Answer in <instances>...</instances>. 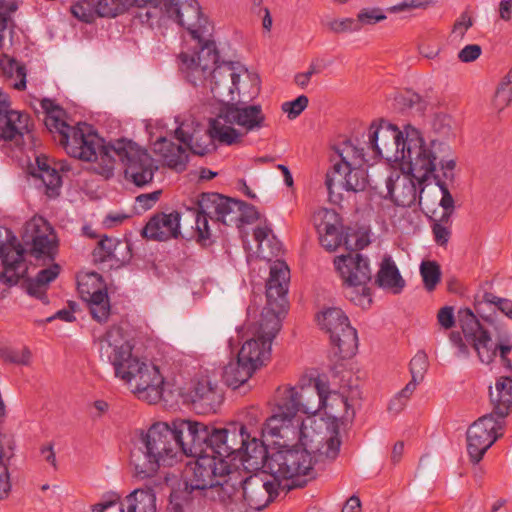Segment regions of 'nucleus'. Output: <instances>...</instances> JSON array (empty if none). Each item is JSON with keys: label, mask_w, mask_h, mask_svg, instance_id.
Segmentation results:
<instances>
[{"label": "nucleus", "mask_w": 512, "mask_h": 512, "mask_svg": "<svg viewBox=\"0 0 512 512\" xmlns=\"http://www.w3.org/2000/svg\"><path fill=\"white\" fill-rule=\"evenodd\" d=\"M396 148L395 159L401 161L402 170H409L418 183L424 184L430 176L443 174L444 179L454 181L456 158L451 147L438 140L426 141L420 130L411 125L404 127V132L393 124L375 126L371 124L368 131L367 148L371 150L373 160L384 157L383 148Z\"/></svg>", "instance_id": "1"}, {"label": "nucleus", "mask_w": 512, "mask_h": 512, "mask_svg": "<svg viewBox=\"0 0 512 512\" xmlns=\"http://www.w3.org/2000/svg\"><path fill=\"white\" fill-rule=\"evenodd\" d=\"M245 427H216L212 453L224 458L231 469L240 466L246 470L267 468L276 477L291 478L311 468V453L306 448H284L269 453L265 443Z\"/></svg>", "instance_id": "2"}, {"label": "nucleus", "mask_w": 512, "mask_h": 512, "mask_svg": "<svg viewBox=\"0 0 512 512\" xmlns=\"http://www.w3.org/2000/svg\"><path fill=\"white\" fill-rule=\"evenodd\" d=\"M330 396L334 401H339L346 410L349 408L348 399L337 392H331L328 382L320 377L314 380V385L279 386L274 394L272 414L265 420L263 430L271 437L283 439L284 446L295 440L302 446H307L308 435L299 414H317L328 407Z\"/></svg>", "instance_id": "3"}, {"label": "nucleus", "mask_w": 512, "mask_h": 512, "mask_svg": "<svg viewBox=\"0 0 512 512\" xmlns=\"http://www.w3.org/2000/svg\"><path fill=\"white\" fill-rule=\"evenodd\" d=\"M41 108L44 111V124L53 138L73 158L95 162V170L105 178L114 174L116 159L110 149L115 140L105 143L92 127L86 123H78L71 126L67 123L66 111L49 98L42 99Z\"/></svg>", "instance_id": "4"}, {"label": "nucleus", "mask_w": 512, "mask_h": 512, "mask_svg": "<svg viewBox=\"0 0 512 512\" xmlns=\"http://www.w3.org/2000/svg\"><path fill=\"white\" fill-rule=\"evenodd\" d=\"M290 281V270L284 261L277 260L270 266L269 278L266 282V305L261 312L254 337L246 340L238 352L244 363L256 369L270 360L271 345L281 329V319L287 313V299Z\"/></svg>", "instance_id": "5"}, {"label": "nucleus", "mask_w": 512, "mask_h": 512, "mask_svg": "<svg viewBox=\"0 0 512 512\" xmlns=\"http://www.w3.org/2000/svg\"><path fill=\"white\" fill-rule=\"evenodd\" d=\"M100 353L114 367L116 377L124 380L139 399L158 402L163 393L164 378L159 368L133 356L132 346L124 341L122 329L112 326L100 339Z\"/></svg>", "instance_id": "6"}, {"label": "nucleus", "mask_w": 512, "mask_h": 512, "mask_svg": "<svg viewBox=\"0 0 512 512\" xmlns=\"http://www.w3.org/2000/svg\"><path fill=\"white\" fill-rule=\"evenodd\" d=\"M176 429L164 422L153 424L135 442L130 464L139 479L154 477L160 466H172L181 455Z\"/></svg>", "instance_id": "7"}, {"label": "nucleus", "mask_w": 512, "mask_h": 512, "mask_svg": "<svg viewBox=\"0 0 512 512\" xmlns=\"http://www.w3.org/2000/svg\"><path fill=\"white\" fill-rule=\"evenodd\" d=\"M366 149L371 151L367 147ZM336 152L340 157V161L334 163L325 176V186L328 191L329 201L333 204H338L342 200L341 190L360 192L364 191L367 187L366 172L363 169H352V163L349 159L356 165H362L370 161L367 158L368 153L365 151V147H357L351 141H345L343 148L337 149Z\"/></svg>", "instance_id": "8"}, {"label": "nucleus", "mask_w": 512, "mask_h": 512, "mask_svg": "<svg viewBox=\"0 0 512 512\" xmlns=\"http://www.w3.org/2000/svg\"><path fill=\"white\" fill-rule=\"evenodd\" d=\"M458 323L463 331L466 341L477 353L479 360L484 364L493 362L497 354L499 357L508 356L512 350V337L505 325L495 327L496 342L491 334L480 323L470 308H461L458 311Z\"/></svg>", "instance_id": "9"}, {"label": "nucleus", "mask_w": 512, "mask_h": 512, "mask_svg": "<svg viewBox=\"0 0 512 512\" xmlns=\"http://www.w3.org/2000/svg\"><path fill=\"white\" fill-rule=\"evenodd\" d=\"M262 469V473L250 475L239 481L244 501L251 509L258 511L267 507L278 496L281 479L291 480L288 489L304 487L307 480L301 479V476H308L313 472V458L311 457V468L307 472L291 478L276 477L267 468Z\"/></svg>", "instance_id": "10"}, {"label": "nucleus", "mask_w": 512, "mask_h": 512, "mask_svg": "<svg viewBox=\"0 0 512 512\" xmlns=\"http://www.w3.org/2000/svg\"><path fill=\"white\" fill-rule=\"evenodd\" d=\"M114 152V158L124 166V178L126 181L142 188L149 185L154 178L158 167L148 152L137 143L126 138L115 140L110 149Z\"/></svg>", "instance_id": "11"}, {"label": "nucleus", "mask_w": 512, "mask_h": 512, "mask_svg": "<svg viewBox=\"0 0 512 512\" xmlns=\"http://www.w3.org/2000/svg\"><path fill=\"white\" fill-rule=\"evenodd\" d=\"M318 325L329 334L334 355L339 359L354 356L358 349L357 331L340 308H327L316 316Z\"/></svg>", "instance_id": "12"}, {"label": "nucleus", "mask_w": 512, "mask_h": 512, "mask_svg": "<svg viewBox=\"0 0 512 512\" xmlns=\"http://www.w3.org/2000/svg\"><path fill=\"white\" fill-rule=\"evenodd\" d=\"M199 51L192 55L182 52L179 70L185 80L194 87L207 88L213 68L219 62L220 55L214 40L198 42Z\"/></svg>", "instance_id": "13"}, {"label": "nucleus", "mask_w": 512, "mask_h": 512, "mask_svg": "<svg viewBox=\"0 0 512 512\" xmlns=\"http://www.w3.org/2000/svg\"><path fill=\"white\" fill-rule=\"evenodd\" d=\"M193 457L196 459L189 462L184 470V484L202 495L230 472L231 465L214 453H202Z\"/></svg>", "instance_id": "14"}, {"label": "nucleus", "mask_w": 512, "mask_h": 512, "mask_svg": "<svg viewBox=\"0 0 512 512\" xmlns=\"http://www.w3.org/2000/svg\"><path fill=\"white\" fill-rule=\"evenodd\" d=\"M166 13L170 21L185 28L194 40H210L213 25L203 15L197 0H166Z\"/></svg>", "instance_id": "15"}, {"label": "nucleus", "mask_w": 512, "mask_h": 512, "mask_svg": "<svg viewBox=\"0 0 512 512\" xmlns=\"http://www.w3.org/2000/svg\"><path fill=\"white\" fill-rule=\"evenodd\" d=\"M175 137L193 154L204 156L214 149L213 140L232 145L240 141L241 134L232 126L223 124L219 119H212L208 134L204 133L198 138V132L189 133L180 126L175 130Z\"/></svg>", "instance_id": "16"}, {"label": "nucleus", "mask_w": 512, "mask_h": 512, "mask_svg": "<svg viewBox=\"0 0 512 512\" xmlns=\"http://www.w3.org/2000/svg\"><path fill=\"white\" fill-rule=\"evenodd\" d=\"M173 425L179 436L181 455L192 457L212 453L216 427L189 419H176Z\"/></svg>", "instance_id": "17"}, {"label": "nucleus", "mask_w": 512, "mask_h": 512, "mask_svg": "<svg viewBox=\"0 0 512 512\" xmlns=\"http://www.w3.org/2000/svg\"><path fill=\"white\" fill-rule=\"evenodd\" d=\"M503 423L486 414L476 420L467 430V452L473 464L479 463L486 451L502 436Z\"/></svg>", "instance_id": "18"}, {"label": "nucleus", "mask_w": 512, "mask_h": 512, "mask_svg": "<svg viewBox=\"0 0 512 512\" xmlns=\"http://www.w3.org/2000/svg\"><path fill=\"white\" fill-rule=\"evenodd\" d=\"M387 195L395 205L400 207H412L416 203L421 204L424 184H419L409 170L406 173L392 171L385 180Z\"/></svg>", "instance_id": "19"}, {"label": "nucleus", "mask_w": 512, "mask_h": 512, "mask_svg": "<svg viewBox=\"0 0 512 512\" xmlns=\"http://www.w3.org/2000/svg\"><path fill=\"white\" fill-rule=\"evenodd\" d=\"M314 223L323 248L335 251L342 244L350 248L349 234L344 236L342 219L333 209L322 208L314 214Z\"/></svg>", "instance_id": "20"}, {"label": "nucleus", "mask_w": 512, "mask_h": 512, "mask_svg": "<svg viewBox=\"0 0 512 512\" xmlns=\"http://www.w3.org/2000/svg\"><path fill=\"white\" fill-rule=\"evenodd\" d=\"M217 119L224 120L225 123L238 125L247 132L257 131L265 126L266 116L261 105H249L244 102L228 103L224 105Z\"/></svg>", "instance_id": "21"}, {"label": "nucleus", "mask_w": 512, "mask_h": 512, "mask_svg": "<svg viewBox=\"0 0 512 512\" xmlns=\"http://www.w3.org/2000/svg\"><path fill=\"white\" fill-rule=\"evenodd\" d=\"M240 74L235 71L233 62L217 63L209 79L210 92L215 100L228 104L239 91Z\"/></svg>", "instance_id": "22"}, {"label": "nucleus", "mask_w": 512, "mask_h": 512, "mask_svg": "<svg viewBox=\"0 0 512 512\" xmlns=\"http://www.w3.org/2000/svg\"><path fill=\"white\" fill-rule=\"evenodd\" d=\"M193 409L198 414L216 413L224 400L222 389L208 377L198 379L189 392Z\"/></svg>", "instance_id": "23"}, {"label": "nucleus", "mask_w": 512, "mask_h": 512, "mask_svg": "<svg viewBox=\"0 0 512 512\" xmlns=\"http://www.w3.org/2000/svg\"><path fill=\"white\" fill-rule=\"evenodd\" d=\"M334 265L344 283L361 286L371 280L369 259L357 251L337 256Z\"/></svg>", "instance_id": "24"}, {"label": "nucleus", "mask_w": 512, "mask_h": 512, "mask_svg": "<svg viewBox=\"0 0 512 512\" xmlns=\"http://www.w3.org/2000/svg\"><path fill=\"white\" fill-rule=\"evenodd\" d=\"M181 215L177 211L154 214L142 229V236L148 240L167 241L177 239L180 231Z\"/></svg>", "instance_id": "25"}, {"label": "nucleus", "mask_w": 512, "mask_h": 512, "mask_svg": "<svg viewBox=\"0 0 512 512\" xmlns=\"http://www.w3.org/2000/svg\"><path fill=\"white\" fill-rule=\"evenodd\" d=\"M51 227L42 219L28 222L25 227V236L30 234L31 255L36 258L47 257L54 259L56 253V242L50 237ZM26 243L29 241L24 239Z\"/></svg>", "instance_id": "26"}, {"label": "nucleus", "mask_w": 512, "mask_h": 512, "mask_svg": "<svg viewBox=\"0 0 512 512\" xmlns=\"http://www.w3.org/2000/svg\"><path fill=\"white\" fill-rule=\"evenodd\" d=\"M0 259L3 265L0 279L9 285L17 284L26 271L23 247L20 244L17 246L1 245Z\"/></svg>", "instance_id": "27"}, {"label": "nucleus", "mask_w": 512, "mask_h": 512, "mask_svg": "<svg viewBox=\"0 0 512 512\" xmlns=\"http://www.w3.org/2000/svg\"><path fill=\"white\" fill-rule=\"evenodd\" d=\"M30 116L27 113L12 110L10 103L0 110V141L22 139L29 132Z\"/></svg>", "instance_id": "28"}, {"label": "nucleus", "mask_w": 512, "mask_h": 512, "mask_svg": "<svg viewBox=\"0 0 512 512\" xmlns=\"http://www.w3.org/2000/svg\"><path fill=\"white\" fill-rule=\"evenodd\" d=\"M490 402L494 418L504 420L512 412V377L501 376L496 379L495 391L489 387Z\"/></svg>", "instance_id": "29"}, {"label": "nucleus", "mask_w": 512, "mask_h": 512, "mask_svg": "<svg viewBox=\"0 0 512 512\" xmlns=\"http://www.w3.org/2000/svg\"><path fill=\"white\" fill-rule=\"evenodd\" d=\"M474 309L476 313L489 324L495 322L493 314L496 310L512 320V300L498 297L490 292L475 295Z\"/></svg>", "instance_id": "30"}, {"label": "nucleus", "mask_w": 512, "mask_h": 512, "mask_svg": "<svg viewBox=\"0 0 512 512\" xmlns=\"http://www.w3.org/2000/svg\"><path fill=\"white\" fill-rule=\"evenodd\" d=\"M153 151L160 155L167 166L175 170H184L188 162L186 149L166 137H159L153 143Z\"/></svg>", "instance_id": "31"}, {"label": "nucleus", "mask_w": 512, "mask_h": 512, "mask_svg": "<svg viewBox=\"0 0 512 512\" xmlns=\"http://www.w3.org/2000/svg\"><path fill=\"white\" fill-rule=\"evenodd\" d=\"M121 512H156V494L151 486L132 491L121 502Z\"/></svg>", "instance_id": "32"}, {"label": "nucleus", "mask_w": 512, "mask_h": 512, "mask_svg": "<svg viewBox=\"0 0 512 512\" xmlns=\"http://www.w3.org/2000/svg\"><path fill=\"white\" fill-rule=\"evenodd\" d=\"M237 478L236 473L232 472V469H230L229 474L221 478V480L216 481L211 488L207 489L203 497L218 501L223 505L231 503L240 488Z\"/></svg>", "instance_id": "33"}, {"label": "nucleus", "mask_w": 512, "mask_h": 512, "mask_svg": "<svg viewBox=\"0 0 512 512\" xmlns=\"http://www.w3.org/2000/svg\"><path fill=\"white\" fill-rule=\"evenodd\" d=\"M138 7L135 18L141 24L151 29L167 26L170 21V17L166 13V0L163 2L145 3Z\"/></svg>", "instance_id": "34"}, {"label": "nucleus", "mask_w": 512, "mask_h": 512, "mask_svg": "<svg viewBox=\"0 0 512 512\" xmlns=\"http://www.w3.org/2000/svg\"><path fill=\"white\" fill-rule=\"evenodd\" d=\"M203 495L184 484L183 489L173 490L169 497V512H192L201 505Z\"/></svg>", "instance_id": "35"}, {"label": "nucleus", "mask_w": 512, "mask_h": 512, "mask_svg": "<svg viewBox=\"0 0 512 512\" xmlns=\"http://www.w3.org/2000/svg\"><path fill=\"white\" fill-rule=\"evenodd\" d=\"M256 370L255 366L244 363V360L237 356L235 362H230L225 366L223 380L228 387L235 390L243 386Z\"/></svg>", "instance_id": "36"}, {"label": "nucleus", "mask_w": 512, "mask_h": 512, "mask_svg": "<svg viewBox=\"0 0 512 512\" xmlns=\"http://www.w3.org/2000/svg\"><path fill=\"white\" fill-rule=\"evenodd\" d=\"M15 442L12 436L0 432V500L7 499L11 492V481L8 466L3 459L13 456Z\"/></svg>", "instance_id": "37"}, {"label": "nucleus", "mask_w": 512, "mask_h": 512, "mask_svg": "<svg viewBox=\"0 0 512 512\" xmlns=\"http://www.w3.org/2000/svg\"><path fill=\"white\" fill-rule=\"evenodd\" d=\"M92 318L98 323L108 321L111 313L110 299L105 288L94 289L85 300Z\"/></svg>", "instance_id": "38"}, {"label": "nucleus", "mask_w": 512, "mask_h": 512, "mask_svg": "<svg viewBox=\"0 0 512 512\" xmlns=\"http://www.w3.org/2000/svg\"><path fill=\"white\" fill-rule=\"evenodd\" d=\"M376 281L380 287L392 289L395 294L400 293L405 287L404 279L390 258L383 260Z\"/></svg>", "instance_id": "39"}, {"label": "nucleus", "mask_w": 512, "mask_h": 512, "mask_svg": "<svg viewBox=\"0 0 512 512\" xmlns=\"http://www.w3.org/2000/svg\"><path fill=\"white\" fill-rule=\"evenodd\" d=\"M266 419L262 409L258 405H252L243 411V421L237 424V426H246L245 430L260 438L261 436L269 435L266 430H263Z\"/></svg>", "instance_id": "40"}, {"label": "nucleus", "mask_w": 512, "mask_h": 512, "mask_svg": "<svg viewBox=\"0 0 512 512\" xmlns=\"http://www.w3.org/2000/svg\"><path fill=\"white\" fill-rule=\"evenodd\" d=\"M99 5L98 0H78L71 5L70 12L82 22L93 23L98 17H101Z\"/></svg>", "instance_id": "41"}, {"label": "nucleus", "mask_w": 512, "mask_h": 512, "mask_svg": "<svg viewBox=\"0 0 512 512\" xmlns=\"http://www.w3.org/2000/svg\"><path fill=\"white\" fill-rule=\"evenodd\" d=\"M420 275L425 289L432 292L441 281L440 265L436 261L425 260L420 265Z\"/></svg>", "instance_id": "42"}, {"label": "nucleus", "mask_w": 512, "mask_h": 512, "mask_svg": "<svg viewBox=\"0 0 512 512\" xmlns=\"http://www.w3.org/2000/svg\"><path fill=\"white\" fill-rule=\"evenodd\" d=\"M219 201H221V194L219 193H201L195 202L193 211L194 213L205 215L213 219V217H215Z\"/></svg>", "instance_id": "43"}, {"label": "nucleus", "mask_w": 512, "mask_h": 512, "mask_svg": "<svg viewBox=\"0 0 512 512\" xmlns=\"http://www.w3.org/2000/svg\"><path fill=\"white\" fill-rule=\"evenodd\" d=\"M512 102V68L499 83L494 95L495 108L502 111Z\"/></svg>", "instance_id": "44"}, {"label": "nucleus", "mask_w": 512, "mask_h": 512, "mask_svg": "<svg viewBox=\"0 0 512 512\" xmlns=\"http://www.w3.org/2000/svg\"><path fill=\"white\" fill-rule=\"evenodd\" d=\"M343 285L345 297L355 305L365 307L366 305L369 306L371 304V292L367 287V284H361V286H357L351 283L343 282Z\"/></svg>", "instance_id": "45"}, {"label": "nucleus", "mask_w": 512, "mask_h": 512, "mask_svg": "<svg viewBox=\"0 0 512 512\" xmlns=\"http://www.w3.org/2000/svg\"><path fill=\"white\" fill-rule=\"evenodd\" d=\"M117 244L118 242L114 238L102 237L92 252L93 261L95 263H103L115 258L114 250Z\"/></svg>", "instance_id": "46"}, {"label": "nucleus", "mask_w": 512, "mask_h": 512, "mask_svg": "<svg viewBox=\"0 0 512 512\" xmlns=\"http://www.w3.org/2000/svg\"><path fill=\"white\" fill-rule=\"evenodd\" d=\"M17 9L18 0H0V48L4 45L9 23H12L10 14Z\"/></svg>", "instance_id": "47"}, {"label": "nucleus", "mask_w": 512, "mask_h": 512, "mask_svg": "<svg viewBox=\"0 0 512 512\" xmlns=\"http://www.w3.org/2000/svg\"><path fill=\"white\" fill-rule=\"evenodd\" d=\"M208 216L195 213V236L196 242L203 247L210 246L213 243L212 233L209 227Z\"/></svg>", "instance_id": "48"}, {"label": "nucleus", "mask_w": 512, "mask_h": 512, "mask_svg": "<svg viewBox=\"0 0 512 512\" xmlns=\"http://www.w3.org/2000/svg\"><path fill=\"white\" fill-rule=\"evenodd\" d=\"M429 366L428 357L424 351H418L410 361L411 379L422 382Z\"/></svg>", "instance_id": "49"}, {"label": "nucleus", "mask_w": 512, "mask_h": 512, "mask_svg": "<svg viewBox=\"0 0 512 512\" xmlns=\"http://www.w3.org/2000/svg\"><path fill=\"white\" fill-rule=\"evenodd\" d=\"M101 17H116L122 14L130 0H98Z\"/></svg>", "instance_id": "50"}, {"label": "nucleus", "mask_w": 512, "mask_h": 512, "mask_svg": "<svg viewBox=\"0 0 512 512\" xmlns=\"http://www.w3.org/2000/svg\"><path fill=\"white\" fill-rule=\"evenodd\" d=\"M239 205H244V201L236 200V199L221 195V201H219V205L216 208V210H217L215 213L216 220L224 223L226 216L237 211L239 208Z\"/></svg>", "instance_id": "51"}, {"label": "nucleus", "mask_w": 512, "mask_h": 512, "mask_svg": "<svg viewBox=\"0 0 512 512\" xmlns=\"http://www.w3.org/2000/svg\"><path fill=\"white\" fill-rule=\"evenodd\" d=\"M309 99L306 95H300L293 101L282 104V111L287 113L290 120L297 118L308 106Z\"/></svg>", "instance_id": "52"}, {"label": "nucleus", "mask_w": 512, "mask_h": 512, "mask_svg": "<svg viewBox=\"0 0 512 512\" xmlns=\"http://www.w3.org/2000/svg\"><path fill=\"white\" fill-rule=\"evenodd\" d=\"M436 185L439 187L442 197L440 200V206L443 210H455V202L454 198L451 195L448 185L446 181H450L449 179H444L443 174H434V178Z\"/></svg>", "instance_id": "53"}, {"label": "nucleus", "mask_w": 512, "mask_h": 512, "mask_svg": "<svg viewBox=\"0 0 512 512\" xmlns=\"http://www.w3.org/2000/svg\"><path fill=\"white\" fill-rule=\"evenodd\" d=\"M385 19L386 15L380 8H364L358 13L356 21H359L360 30L363 25H373Z\"/></svg>", "instance_id": "54"}, {"label": "nucleus", "mask_w": 512, "mask_h": 512, "mask_svg": "<svg viewBox=\"0 0 512 512\" xmlns=\"http://www.w3.org/2000/svg\"><path fill=\"white\" fill-rule=\"evenodd\" d=\"M36 176L39 177L45 184V186L47 188V194L49 196H52L53 194L58 193V190L62 184V179H61L60 174L58 173V171L55 168H52L51 170H49L48 173H37Z\"/></svg>", "instance_id": "55"}, {"label": "nucleus", "mask_w": 512, "mask_h": 512, "mask_svg": "<svg viewBox=\"0 0 512 512\" xmlns=\"http://www.w3.org/2000/svg\"><path fill=\"white\" fill-rule=\"evenodd\" d=\"M336 422H337V418L334 417V421L332 423V425H333L332 434L330 435L329 438H327V440L325 442V446H326L325 455H326V457L331 458V459H335L338 456L339 451H340V446H341L339 429H338V425Z\"/></svg>", "instance_id": "56"}, {"label": "nucleus", "mask_w": 512, "mask_h": 512, "mask_svg": "<svg viewBox=\"0 0 512 512\" xmlns=\"http://www.w3.org/2000/svg\"><path fill=\"white\" fill-rule=\"evenodd\" d=\"M329 28L335 33L359 31V21L354 18L336 19L329 23Z\"/></svg>", "instance_id": "57"}, {"label": "nucleus", "mask_w": 512, "mask_h": 512, "mask_svg": "<svg viewBox=\"0 0 512 512\" xmlns=\"http://www.w3.org/2000/svg\"><path fill=\"white\" fill-rule=\"evenodd\" d=\"M400 100L405 108L423 111L426 107L425 101L422 99V97L413 91H406L403 93L400 96Z\"/></svg>", "instance_id": "58"}, {"label": "nucleus", "mask_w": 512, "mask_h": 512, "mask_svg": "<svg viewBox=\"0 0 512 512\" xmlns=\"http://www.w3.org/2000/svg\"><path fill=\"white\" fill-rule=\"evenodd\" d=\"M431 230L434 241L439 246H446L451 238V226H444L440 223H431Z\"/></svg>", "instance_id": "59"}, {"label": "nucleus", "mask_w": 512, "mask_h": 512, "mask_svg": "<svg viewBox=\"0 0 512 512\" xmlns=\"http://www.w3.org/2000/svg\"><path fill=\"white\" fill-rule=\"evenodd\" d=\"M27 292L29 295L39 299L43 304H49L47 285L38 283L35 279H30L27 284Z\"/></svg>", "instance_id": "60"}, {"label": "nucleus", "mask_w": 512, "mask_h": 512, "mask_svg": "<svg viewBox=\"0 0 512 512\" xmlns=\"http://www.w3.org/2000/svg\"><path fill=\"white\" fill-rule=\"evenodd\" d=\"M9 73H13L15 71L16 76L20 78V81L14 84V88L21 91L26 88V68L20 62L15 59H9Z\"/></svg>", "instance_id": "61"}, {"label": "nucleus", "mask_w": 512, "mask_h": 512, "mask_svg": "<svg viewBox=\"0 0 512 512\" xmlns=\"http://www.w3.org/2000/svg\"><path fill=\"white\" fill-rule=\"evenodd\" d=\"M482 48L478 44H469L462 48L458 53V58L463 63H470L480 57Z\"/></svg>", "instance_id": "62"}, {"label": "nucleus", "mask_w": 512, "mask_h": 512, "mask_svg": "<svg viewBox=\"0 0 512 512\" xmlns=\"http://www.w3.org/2000/svg\"><path fill=\"white\" fill-rule=\"evenodd\" d=\"M473 26V19L468 12L461 13L460 17L454 22L452 32L463 38L467 30Z\"/></svg>", "instance_id": "63"}, {"label": "nucleus", "mask_w": 512, "mask_h": 512, "mask_svg": "<svg viewBox=\"0 0 512 512\" xmlns=\"http://www.w3.org/2000/svg\"><path fill=\"white\" fill-rule=\"evenodd\" d=\"M162 190H156L151 193L140 194L136 197V203L143 209H151L160 199Z\"/></svg>", "instance_id": "64"}]
</instances>
